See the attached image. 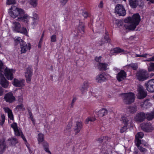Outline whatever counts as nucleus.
<instances>
[{
  "instance_id": "1",
  "label": "nucleus",
  "mask_w": 154,
  "mask_h": 154,
  "mask_svg": "<svg viewBox=\"0 0 154 154\" xmlns=\"http://www.w3.org/2000/svg\"><path fill=\"white\" fill-rule=\"evenodd\" d=\"M8 13L10 15L14 18L17 17V20L27 23L29 19V16L24 14V10L21 9L17 8L16 7H12L9 9Z\"/></svg>"
},
{
  "instance_id": "2",
  "label": "nucleus",
  "mask_w": 154,
  "mask_h": 154,
  "mask_svg": "<svg viewBox=\"0 0 154 154\" xmlns=\"http://www.w3.org/2000/svg\"><path fill=\"white\" fill-rule=\"evenodd\" d=\"M140 20V16L138 14H134L132 17L128 18L125 20L126 22H128L130 24L124 25V26L127 29L133 30L136 26L138 25Z\"/></svg>"
},
{
  "instance_id": "3",
  "label": "nucleus",
  "mask_w": 154,
  "mask_h": 154,
  "mask_svg": "<svg viewBox=\"0 0 154 154\" xmlns=\"http://www.w3.org/2000/svg\"><path fill=\"white\" fill-rule=\"evenodd\" d=\"M15 45H17L20 43L21 51V53H25L28 49L30 50L31 48L30 43H28V45L26 43L21 39L20 37H18L15 40Z\"/></svg>"
},
{
  "instance_id": "4",
  "label": "nucleus",
  "mask_w": 154,
  "mask_h": 154,
  "mask_svg": "<svg viewBox=\"0 0 154 154\" xmlns=\"http://www.w3.org/2000/svg\"><path fill=\"white\" fill-rule=\"evenodd\" d=\"M136 75L137 79L142 82L146 80L151 76L150 74H148L147 71L144 69L139 70Z\"/></svg>"
},
{
  "instance_id": "5",
  "label": "nucleus",
  "mask_w": 154,
  "mask_h": 154,
  "mask_svg": "<svg viewBox=\"0 0 154 154\" xmlns=\"http://www.w3.org/2000/svg\"><path fill=\"white\" fill-rule=\"evenodd\" d=\"M124 102L126 104H129L133 103L134 100V94L133 93L122 94Z\"/></svg>"
},
{
  "instance_id": "6",
  "label": "nucleus",
  "mask_w": 154,
  "mask_h": 154,
  "mask_svg": "<svg viewBox=\"0 0 154 154\" xmlns=\"http://www.w3.org/2000/svg\"><path fill=\"white\" fill-rule=\"evenodd\" d=\"M13 28L14 30L18 32L26 35L27 32L26 28L23 27L21 28V26L20 23L18 22H14L13 23Z\"/></svg>"
},
{
  "instance_id": "7",
  "label": "nucleus",
  "mask_w": 154,
  "mask_h": 154,
  "mask_svg": "<svg viewBox=\"0 0 154 154\" xmlns=\"http://www.w3.org/2000/svg\"><path fill=\"white\" fill-rule=\"evenodd\" d=\"M11 127L13 129L15 134L16 136H20L24 141H26V138L23 134L21 131L18 129L17 124L16 123L14 122L11 124Z\"/></svg>"
},
{
  "instance_id": "8",
  "label": "nucleus",
  "mask_w": 154,
  "mask_h": 154,
  "mask_svg": "<svg viewBox=\"0 0 154 154\" xmlns=\"http://www.w3.org/2000/svg\"><path fill=\"white\" fill-rule=\"evenodd\" d=\"M115 13L119 16H124L126 14V11L124 6L122 5H117L115 9Z\"/></svg>"
},
{
  "instance_id": "9",
  "label": "nucleus",
  "mask_w": 154,
  "mask_h": 154,
  "mask_svg": "<svg viewBox=\"0 0 154 154\" xmlns=\"http://www.w3.org/2000/svg\"><path fill=\"white\" fill-rule=\"evenodd\" d=\"M138 92L137 97L139 99H143L145 98L147 96L146 91L143 88V86L141 85L138 86L137 89Z\"/></svg>"
},
{
  "instance_id": "10",
  "label": "nucleus",
  "mask_w": 154,
  "mask_h": 154,
  "mask_svg": "<svg viewBox=\"0 0 154 154\" xmlns=\"http://www.w3.org/2000/svg\"><path fill=\"white\" fill-rule=\"evenodd\" d=\"M146 90L151 92H154V79H150L145 84Z\"/></svg>"
},
{
  "instance_id": "11",
  "label": "nucleus",
  "mask_w": 154,
  "mask_h": 154,
  "mask_svg": "<svg viewBox=\"0 0 154 154\" xmlns=\"http://www.w3.org/2000/svg\"><path fill=\"white\" fill-rule=\"evenodd\" d=\"M141 129L146 132L152 131L154 129L152 124L150 123H144L141 125Z\"/></svg>"
},
{
  "instance_id": "12",
  "label": "nucleus",
  "mask_w": 154,
  "mask_h": 154,
  "mask_svg": "<svg viewBox=\"0 0 154 154\" xmlns=\"http://www.w3.org/2000/svg\"><path fill=\"white\" fill-rule=\"evenodd\" d=\"M14 72L13 69L6 68L5 70L4 73L7 79L9 80H11L14 78L13 73Z\"/></svg>"
},
{
  "instance_id": "13",
  "label": "nucleus",
  "mask_w": 154,
  "mask_h": 154,
  "mask_svg": "<svg viewBox=\"0 0 154 154\" xmlns=\"http://www.w3.org/2000/svg\"><path fill=\"white\" fill-rule=\"evenodd\" d=\"M32 71V70L31 67L29 66L26 68V72L25 73V76L27 83H29L31 81Z\"/></svg>"
},
{
  "instance_id": "14",
  "label": "nucleus",
  "mask_w": 154,
  "mask_h": 154,
  "mask_svg": "<svg viewBox=\"0 0 154 154\" xmlns=\"http://www.w3.org/2000/svg\"><path fill=\"white\" fill-rule=\"evenodd\" d=\"M25 81L23 79H14L13 82V85L17 87H22L25 85Z\"/></svg>"
},
{
  "instance_id": "15",
  "label": "nucleus",
  "mask_w": 154,
  "mask_h": 154,
  "mask_svg": "<svg viewBox=\"0 0 154 154\" xmlns=\"http://www.w3.org/2000/svg\"><path fill=\"white\" fill-rule=\"evenodd\" d=\"M126 77V73L123 70H121L117 74L116 78L119 82L125 79Z\"/></svg>"
},
{
  "instance_id": "16",
  "label": "nucleus",
  "mask_w": 154,
  "mask_h": 154,
  "mask_svg": "<svg viewBox=\"0 0 154 154\" xmlns=\"http://www.w3.org/2000/svg\"><path fill=\"white\" fill-rule=\"evenodd\" d=\"M145 119V114L143 112H140L137 114L135 117V121L140 122H142Z\"/></svg>"
},
{
  "instance_id": "17",
  "label": "nucleus",
  "mask_w": 154,
  "mask_h": 154,
  "mask_svg": "<svg viewBox=\"0 0 154 154\" xmlns=\"http://www.w3.org/2000/svg\"><path fill=\"white\" fill-rule=\"evenodd\" d=\"M4 99L7 102L9 103H11L15 100V97L13 96V94L11 93H8L5 95Z\"/></svg>"
},
{
  "instance_id": "18",
  "label": "nucleus",
  "mask_w": 154,
  "mask_h": 154,
  "mask_svg": "<svg viewBox=\"0 0 154 154\" xmlns=\"http://www.w3.org/2000/svg\"><path fill=\"white\" fill-rule=\"evenodd\" d=\"M82 128V124L81 122H77L75 127L74 131L75 134L79 133Z\"/></svg>"
},
{
  "instance_id": "19",
  "label": "nucleus",
  "mask_w": 154,
  "mask_h": 154,
  "mask_svg": "<svg viewBox=\"0 0 154 154\" xmlns=\"http://www.w3.org/2000/svg\"><path fill=\"white\" fill-rule=\"evenodd\" d=\"M0 84L4 88H7L9 86V83L5 78H3L2 79H0Z\"/></svg>"
},
{
  "instance_id": "20",
  "label": "nucleus",
  "mask_w": 154,
  "mask_h": 154,
  "mask_svg": "<svg viewBox=\"0 0 154 154\" xmlns=\"http://www.w3.org/2000/svg\"><path fill=\"white\" fill-rule=\"evenodd\" d=\"M6 145L4 140H0V154H3L5 152Z\"/></svg>"
},
{
  "instance_id": "21",
  "label": "nucleus",
  "mask_w": 154,
  "mask_h": 154,
  "mask_svg": "<svg viewBox=\"0 0 154 154\" xmlns=\"http://www.w3.org/2000/svg\"><path fill=\"white\" fill-rule=\"evenodd\" d=\"M96 80L97 82L101 83L105 81L106 80V79L104 74L102 73L98 75L97 76Z\"/></svg>"
},
{
  "instance_id": "22",
  "label": "nucleus",
  "mask_w": 154,
  "mask_h": 154,
  "mask_svg": "<svg viewBox=\"0 0 154 154\" xmlns=\"http://www.w3.org/2000/svg\"><path fill=\"white\" fill-rule=\"evenodd\" d=\"M128 2L131 7L132 8H135L138 5L139 1L137 0H128Z\"/></svg>"
},
{
  "instance_id": "23",
  "label": "nucleus",
  "mask_w": 154,
  "mask_h": 154,
  "mask_svg": "<svg viewBox=\"0 0 154 154\" xmlns=\"http://www.w3.org/2000/svg\"><path fill=\"white\" fill-rule=\"evenodd\" d=\"M97 113L99 117H102L107 114V111L105 109H103L98 111Z\"/></svg>"
},
{
  "instance_id": "24",
  "label": "nucleus",
  "mask_w": 154,
  "mask_h": 154,
  "mask_svg": "<svg viewBox=\"0 0 154 154\" xmlns=\"http://www.w3.org/2000/svg\"><path fill=\"white\" fill-rule=\"evenodd\" d=\"M146 118L149 121L152 120L154 118V109L150 112H147L145 114Z\"/></svg>"
},
{
  "instance_id": "25",
  "label": "nucleus",
  "mask_w": 154,
  "mask_h": 154,
  "mask_svg": "<svg viewBox=\"0 0 154 154\" xmlns=\"http://www.w3.org/2000/svg\"><path fill=\"white\" fill-rule=\"evenodd\" d=\"M4 109L5 112L8 113V118L10 119L13 120L14 117L12 110L8 107L4 108Z\"/></svg>"
},
{
  "instance_id": "26",
  "label": "nucleus",
  "mask_w": 154,
  "mask_h": 154,
  "mask_svg": "<svg viewBox=\"0 0 154 154\" xmlns=\"http://www.w3.org/2000/svg\"><path fill=\"white\" fill-rule=\"evenodd\" d=\"M108 64L105 63H99L98 64V68L100 70H105Z\"/></svg>"
},
{
  "instance_id": "27",
  "label": "nucleus",
  "mask_w": 154,
  "mask_h": 154,
  "mask_svg": "<svg viewBox=\"0 0 154 154\" xmlns=\"http://www.w3.org/2000/svg\"><path fill=\"white\" fill-rule=\"evenodd\" d=\"M141 143V141L138 140L137 141V143H136V146L138 147L140 151L143 152L145 153L147 152V150L143 148L141 146H140V145Z\"/></svg>"
},
{
  "instance_id": "28",
  "label": "nucleus",
  "mask_w": 154,
  "mask_h": 154,
  "mask_svg": "<svg viewBox=\"0 0 154 154\" xmlns=\"http://www.w3.org/2000/svg\"><path fill=\"white\" fill-rule=\"evenodd\" d=\"M110 42V39L109 38V36L106 35L104 38H102L101 39V43L100 44V45L101 46L104 43L109 42Z\"/></svg>"
},
{
  "instance_id": "29",
  "label": "nucleus",
  "mask_w": 154,
  "mask_h": 154,
  "mask_svg": "<svg viewBox=\"0 0 154 154\" xmlns=\"http://www.w3.org/2000/svg\"><path fill=\"white\" fill-rule=\"evenodd\" d=\"M42 142L43 146L45 151L48 153L49 154H51V152L49 149V145L48 143L45 141H44Z\"/></svg>"
},
{
  "instance_id": "30",
  "label": "nucleus",
  "mask_w": 154,
  "mask_h": 154,
  "mask_svg": "<svg viewBox=\"0 0 154 154\" xmlns=\"http://www.w3.org/2000/svg\"><path fill=\"white\" fill-rule=\"evenodd\" d=\"M127 111L131 113H135L137 109L136 106H129L127 109Z\"/></svg>"
},
{
  "instance_id": "31",
  "label": "nucleus",
  "mask_w": 154,
  "mask_h": 154,
  "mask_svg": "<svg viewBox=\"0 0 154 154\" xmlns=\"http://www.w3.org/2000/svg\"><path fill=\"white\" fill-rule=\"evenodd\" d=\"M38 143H40L44 141V135L43 134L40 133L38 134Z\"/></svg>"
},
{
  "instance_id": "32",
  "label": "nucleus",
  "mask_w": 154,
  "mask_h": 154,
  "mask_svg": "<svg viewBox=\"0 0 154 154\" xmlns=\"http://www.w3.org/2000/svg\"><path fill=\"white\" fill-rule=\"evenodd\" d=\"M144 136L143 133L142 132H140L138 133L135 136L136 139L137 140V141L138 140H139L140 138H143Z\"/></svg>"
},
{
  "instance_id": "33",
  "label": "nucleus",
  "mask_w": 154,
  "mask_h": 154,
  "mask_svg": "<svg viewBox=\"0 0 154 154\" xmlns=\"http://www.w3.org/2000/svg\"><path fill=\"white\" fill-rule=\"evenodd\" d=\"M29 2L31 5L34 7H35L37 6L38 0H29Z\"/></svg>"
},
{
  "instance_id": "34",
  "label": "nucleus",
  "mask_w": 154,
  "mask_h": 154,
  "mask_svg": "<svg viewBox=\"0 0 154 154\" xmlns=\"http://www.w3.org/2000/svg\"><path fill=\"white\" fill-rule=\"evenodd\" d=\"M11 143V146H14L17 143V140L14 138H12L9 140Z\"/></svg>"
},
{
  "instance_id": "35",
  "label": "nucleus",
  "mask_w": 154,
  "mask_h": 154,
  "mask_svg": "<svg viewBox=\"0 0 154 154\" xmlns=\"http://www.w3.org/2000/svg\"><path fill=\"white\" fill-rule=\"evenodd\" d=\"M122 119L125 125H128L129 120L128 118L125 116H123L122 117Z\"/></svg>"
},
{
  "instance_id": "36",
  "label": "nucleus",
  "mask_w": 154,
  "mask_h": 154,
  "mask_svg": "<svg viewBox=\"0 0 154 154\" xmlns=\"http://www.w3.org/2000/svg\"><path fill=\"white\" fill-rule=\"evenodd\" d=\"M123 51L122 50L119 48H116L111 51L112 53H120Z\"/></svg>"
},
{
  "instance_id": "37",
  "label": "nucleus",
  "mask_w": 154,
  "mask_h": 154,
  "mask_svg": "<svg viewBox=\"0 0 154 154\" xmlns=\"http://www.w3.org/2000/svg\"><path fill=\"white\" fill-rule=\"evenodd\" d=\"M84 26L83 24L80 25L78 27V29L79 31H80L82 34L84 33Z\"/></svg>"
},
{
  "instance_id": "38",
  "label": "nucleus",
  "mask_w": 154,
  "mask_h": 154,
  "mask_svg": "<svg viewBox=\"0 0 154 154\" xmlns=\"http://www.w3.org/2000/svg\"><path fill=\"white\" fill-rule=\"evenodd\" d=\"M148 70L149 72L154 71V63H150L148 67Z\"/></svg>"
},
{
  "instance_id": "39",
  "label": "nucleus",
  "mask_w": 154,
  "mask_h": 154,
  "mask_svg": "<svg viewBox=\"0 0 154 154\" xmlns=\"http://www.w3.org/2000/svg\"><path fill=\"white\" fill-rule=\"evenodd\" d=\"M128 66L129 67H131L134 70H137L138 68L137 65V63H131L128 65Z\"/></svg>"
},
{
  "instance_id": "40",
  "label": "nucleus",
  "mask_w": 154,
  "mask_h": 154,
  "mask_svg": "<svg viewBox=\"0 0 154 154\" xmlns=\"http://www.w3.org/2000/svg\"><path fill=\"white\" fill-rule=\"evenodd\" d=\"M95 120V118L94 117H88L86 120L85 123L86 124L88 123L89 122H94Z\"/></svg>"
},
{
  "instance_id": "41",
  "label": "nucleus",
  "mask_w": 154,
  "mask_h": 154,
  "mask_svg": "<svg viewBox=\"0 0 154 154\" xmlns=\"http://www.w3.org/2000/svg\"><path fill=\"white\" fill-rule=\"evenodd\" d=\"M51 42H56L57 41L56 36L55 35H53L51 37Z\"/></svg>"
},
{
  "instance_id": "42",
  "label": "nucleus",
  "mask_w": 154,
  "mask_h": 154,
  "mask_svg": "<svg viewBox=\"0 0 154 154\" xmlns=\"http://www.w3.org/2000/svg\"><path fill=\"white\" fill-rule=\"evenodd\" d=\"M128 126V125H125L123 127H122L120 130V132L123 133L127 129V127Z\"/></svg>"
},
{
  "instance_id": "43",
  "label": "nucleus",
  "mask_w": 154,
  "mask_h": 154,
  "mask_svg": "<svg viewBox=\"0 0 154 154\" xmlns=\"http://www.w3.org/2000/svg\"><path fill=\"white\" fill-rule=\"evenodd\" d=\"M89 85V83L87 81H85L83 83V85L82 86V87L87 89L88 88Z\"/></svg>"
},
{
  "instance_id": "44",
  "label": "nucleus",
  "mask_w": 154,
  "mask_h": 154,
  "mask_svg": "<svg viewBox=\"0 0 154 154\" xmlns=\"http://www.w3.org/2000/svg\"><path fill=\"white\" fill-rule=\"evenodd\" d=\"M15 3V0H7V3L8 5L14 4Z\"/></svg>"
},
{
  "instance_id": "45",
  "label": "nucleus",
  "mask_w": 154,
  "mask_h": 154,
  "mask_svg": "<svg viewBox=\"0 0 154 154\" xmlns=\"http://www.w3.org/2000/svg\"><path fill=\"white\" fill-rule=\"evenodd\" d=\"M116 23L118 26H121L122 25L123 23L122 21L120 20H117Z\"/></svg>"
},
{
  "instance_id": "46",
  "label": "nucleus",
  "mask_w": 154,
  "mask_h": 154,
  "mask_svg": "<svg viewBox=\"0 0 154 154\" xmlns=\"http://www.w3.org/2000/svg\"><path fill=\"white\" fill-rule=\"evenodd\" d=\"M87 89L86 88H84L82 87V88L81 89V91L82 92V94H85V93L87 91Z\"/></svg>"
},
{
  "instance_id": "47",
  "label": "nucleus",
  "mask_w": 154,
  "mask_h": 154,
  "mask_svg": "<svg viewBox=\"0 0 154 154\" xmlns=\"http://www.w3.org/2000/svg\"><path fill=\"white\" fill-rule=\"evenodd\" d=\"M101 56H100L99 57H96L95 58V60L96 61L100 63V62L101 61Z\"/></svg>"
},
{
  "instance_id": "48",
  "label": "nucleus",
  "mask_w": 154,
  "mask_h": 154,
  "mask_svg": "<svg viewBox=\"0 0 154 154\" xmlns=\"http://www.w3.org/2000/svg\"><path fill=\"white\" fill-rule=\"evenodd\" d=\"M68 0H60V3L63 5H64L68 2Z\"/></svg>"
},
{
  "instance_id": "49",
  "label": "nucleus",
  "mask_w": 154,
  "mask_h": 154,
  "mask_svg": "<svg viewBox=\"0 0 154 154\" xmlns=\"http://www.w3.org/2000/svg\"><path fill=\"white\" fill-rule=\"evenodd\" d=\"M105 138H107L106 137H101L98 138L97 140V141H99V143H101L103 141H104V139Z\"/></svg>"
},
{
  "instance_id": "50",
  "label": "nucleus",
  "mask_w": 154,
  "mask_h": 154,
  "mask_svg": "<svg viewBox=\"0 0 154 154\" xmlns=\"http://www.w3.org/2000/svg\"><path fill=\"white\" fill-rule=\"evenodd\" d=\"M71 125H70L69 124H68L67 125V128L66 129V130L68 132H69L70 131H71L70 128H71Z\"/></svg>"
},
{
  "instance_id": "51",
  "label": "nucleus",
  "mask_w": 154,
  "mask_h": 154,
  "mask_svg": "<svg viewBox=\"0 0 154 154\" xmlns=\"http://www.w3.org/2000/svg\"><path fill=\"white\" fill-rule=\"evenodd\" d=\"M4 89L0 86V96H2L4 94Z\"/></svg>"
},
{
  "instance_id": "52",
  "label": "nucleus",
  "mask_w": 154,
  "mask_h": 154,
  "mask_svg": "<svg viewBox=\"0 0 154 154\" xmlns=\"http://www.w3.org/2000/svg\"><path fill=\"white\" fill-rule=\"evenodd\" d=\"M23 107V104H20L18 105H17L16 107V109H18V110L21 109H22Z\"/></svg>"
},
{
  "instance_id": "53",
  "label": "nucleus",
  "mask_w": 154,
  "mask_h": 154,
  "mask_svg": "<svg viewBox=\"0 0 154 154\" xmlns=\"http://www.w3.org/2000/svg\"><path fill=\"white\" fill-rule=\"evenodd\" d=\"M32 19H33V24L34 25L36 24L38 22V21L37 19V18L35 19L34 17H33L32 18Z\"/></svg>"
},
{
  "instance_id": "54",
  "label": "nucleus",
  "mask_w": 154,
  "mask_h": 154,
  "mask_svg": "<svg viewBox=\"0 0 154 154\" xmlns=\"http://www.w3.org/2000/svg\"><path fill=\"white\" fill-rule=\"evenodd\" d=\"M103 3L102 1L100 2V3L99 4L98 7L100 8H102L103 7Z\"/></svg>"
},
{
  "instance_id": "55",
  "label": "nucleus",
  "mask_w": 154,
  "mask_h": 154,
  "mask_svg": "<svg viewBox=\"0 0 154 154\" xmlns=\"http://www.w3.org/2000/svg\"><path fill=\"white\" fill-rule=\"evenodd\" d=\"M82 14L85 17H86L88 16V13L86 12H83L82 13Z\"/></svg>"
},
{
  "instance_id": "56",
  "label": "nucleus",
  "mask_w": 154,
  "mask_h": 154,
  "mask_svg": "<svg viewBox=\"0 0 154 154\" xmlns=\"http://www.w3.org/2000/svg\"><path fill=\"white\" fill-rule=\"evenodd\" d=\"M149 60H148V61H149V62L154 61V56L151 58H149Z\"/></svg>"
},
{
  "instance_id": "57",
  "label": "nucleus",
  "mask_w": 154,
  "mask_h": 154,
  "mask_svg": "<svg viewBox=\"0 0 154 154\" xmlns=\"http://www.w3.org/2000/svg\"><path fill=\"white\" fill-rule=\"evenodd\" d=\"M141 144H142V145H143L144 146H147V143H146V142L143 143V140L142 141V142H141Z\"/></svg>"
},
{
  "instance_id": "58",
  "label": "nucleus",
  "mask_w": 154,
  "mask_h": 154,
  "mask_svg": "<svg viewBox=\"0 0 154 154\" xmlns=\"http://www.w3.org/2000/svg\"><path fill=\"white\" fill-rule=\"evenodd\" d=\"M3 78H5L3 74L0 72V79H2Z\"/></svg>"
},
{
  "instance_id": "59",
  "label": "nucleus",
  "mask_w": 154,
  "mask_h": 154,
  "mask_svg": "<svg viewBox=\"0 0 154 154\" xmlns=\"http://www.w3.org/2000/svg\"><path fill=\"white\" fill-rule=\"evenodd\" d=\"M107 137V138H104V141H106V140H107L108 141L109 139V138L108 137H106V136H105V137Z\"/></svg>"
},
{
  "instance_id": "60",
  "label": "nucleus",
  "mask_w": 154,
  "mask_h": 154,
  "mask_svg": "<svg viewBox=\"0 0 154 154\" xmlns=\"http://www.w3.org/2000/svg\"><path fill=\"white\" fill-rule=\"evenodd\" d=\"M113 69L114 71H116L117 72L119 71V69L117 68L116 67H114V68Z\"/></svg>"
},
{
  "instance_id": "61",
  "label": "nucleus",
  "mask_w": 154,
  "mask_h": 154,
  "mask_svg": "<svg viewBox=\"0 0 154 154\" xmlns=\"http://www.w3.org/2000/svg\"><path fill=\"white\" fill-rule=\"evenodd\" d=\"M147 55L148 54H144L142 55V57H146Z\"/></svg>"
},
{
  "instance_id": "62",
  "label": "nucleus",
  "mask_w": 154,
  "mask_h": 154,
  "mask_svg": "<svg viewBox=\"0 0 154 154\" xmlns=\"http://www.w3.org/2000/svg\"><path fill=\"white\" fill-rule=\"evenodd\" d=\"M147 1H149V3L150 2L151 3H154V0H147Z\"/></svg>"
},
{
  "instance_id": "63",
  "label": "nucleus",
  "mask_w": 154,
  "mask_h": 154,
  "mask_svg": "<svg viewBox=\"0 0 154 154\" xmlns=\"http://www.w3.org/2000/svg\"><path fill=\"white\" fill-rule=\"evenodd\" d=\"M76 98H74L72 101V103H74L76 100Z\"/></svg>"
},
{
  "instance_id": "64",
  "label": "nucleus",
  "mask_w": 154,
  "mask_h": 154,
  "mask_svg": "<svg viewBox=\"0 0 154 154\" xmlns=\"http://www.w3.org/2000/svg\"><path fill=\"white\" fill-rule=\"evenodd\" d=\"M30 119L33 122V123H34L35 122V119L33 118V117H32L30 118Z\"/></svg>"
}]
</instances>
